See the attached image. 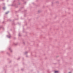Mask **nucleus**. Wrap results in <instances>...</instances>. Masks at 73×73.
Returning <instances> with one entry per match:
<instances>
[{"mask_svg":"<svg viewBox=\"0 0 73 73\" xmlns=\"http://www.w3.org/2000/svg\"><path fill=\"white\" fill-rule=\"evenodd\" d=\"M58 71H55V73H58Z\"/></svg>","mask_w":73,"mask_h":73,"instance_id":"f257e3e1","label":"nucleus"},{"mask_svg":"<svg viewBox=\"0 0 73 73\" xmlns=\"http://www.w3.org/2000/svg\"><path fill=\"white\" fill-rule=\"evenodd\" d=\"M3 9H4V8H3Z\"/></svg>","mask_w":73,"mask_h":73,"instance_id":"f03ea898","label":"nucleus"},{"mask_svg":"<svg viewBox=\"0 0 73 73\" xmlns=\"http://www.w3.org/2000/svg\"><path fill=\"white\" fill-rule=\"evenodd\" d=\"M69 73H70V72H69Z\"/></svg>","mask_w":73,"mask_h":73,"instance_id":"7ed1b4c3","label":"nucleus"}]
</instances>
